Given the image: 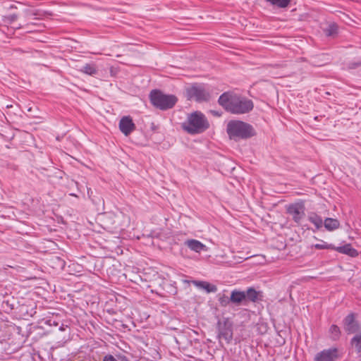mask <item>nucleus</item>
Here are the masks:
<instances>
[{
	"label": "nucleus",
	"instance_id": "f257e3e1",
	"mask_svg": "<svg viewBox=\"0 0 361 361\" xmlns=\"http://www.w3.org/2000/svg\"><path fill=\"white\" fill-rule=\"evenodd\" d=\"M219 103L227 111L234 114H243L253 109L251 100L231 92H225L220 96Z\"/></svg>",
	"mask_w": 361,
	"mask_h": 361
},
{
	"label": "nucleus",
	"instance_id": "f03ea898",
	"mask_svg": "<svg viewBox=\"0 0 361 361\" xmlns=\"http://www.w3.org/2000/svg\"><path fill=\"white\" fill-rule=\"evenodd\" d=\"M207 117L200 111H195L187 115L185 122L181 125L183 130L190 135L200 134L209 128Z\"/></svg>",
	"mask_w": 361,
	"mask_h": 361
},
{
	"label": "nucleus",
	"instance_id": "7ed1b4c3",
	"mask_svg": "<svg viewBox=\"0 0 361 361\" xmlns=\"http://www.w3.org/2000/svg\"><path fill=\"white\" fill-rule=\"evenodd\" d=\"M227 133L231 139H247L255 135L252 126L240 121H231L227 124Z\"/></svg>",
	"mask_w": 361,
	"mask_h": 361
},
{
	"label": "nucleus",
	"instance_id": "20e7f679",
	"mask_svg": "<svg viewBox=\"0 0 361 361\" xmlns=\"http://www.w3.org/2000/svg\"><path fill=\"white\" fill-rule=\"evenodd\" d=\"M150 100L154 106L166 110L172 108L177 102L178 99L172 94H164L158 90H154L150 93Z\"/></svg>",
	"mask_w": 361,
	"mask_h": 361
},
{
	"label": "nucleus",
	"instance_id": "39448f33",
	"mask_svg": "<svg viewBox=\"0 0 361 361\" xmlns=\"http://www.w3.org/2000/svg\"><path fill=\"white\" fill-rule=\"evenodd\" d=\"M186 95L188 99L195 100L198 102L207 101L209 94L205 88L199 84H194L186 89Z\"/></svg>",
	"mask_w": 361,
	"mask_h": 361
},
{
	"label": "nucleus",
	"instance_id": "423d86ee",
	"mask_svg": "<svg viewBox=\"0 0 361 361\" xmlns=\"http://www.w3.org/2000/svg\"><path fill=\"white\" fill-rule=\"evenodd\" d=\"M305 209L303 202L290 204L286 207L287 213L292 216L293 220L297 224H300L304 218L305 215Z\"/></svg>",
	"mask_w": 361,
	"mask_h": 361
},
{
	"label": "nucleus",
	"instance_id": "0eeeda50",
	"mask_svg": "<svg viewBox=\"0 0 361 361\" xmlns=\"http://www.w3.org/2000/svg\"><path fill=\"white\" fill-rule=\"evenodd\" d=\"M338 357V349L330 348L317 353L314 357V361H335Z\"/></svg>",
	"mask_w": 361,
	"mask_h": 361
},
{
	"label": "nucleus",
	"instance_id": "6e6552de",
	"mask_svg": "<svg viewBox=\"0 0 361 361\" xmlns=\"http://www.w3.org/2000/svg\"><path fill=\"white\" fill-rule=\"evenodd\" d=\"M219 338H223L227 343H229L233 338V328L231 323L224 322L219 323Z\"/></svg>",
	"mask_w": 361,
	"mask_h": 361
},
{
	"label": "nucleus",
	"instance_id": "1a4fd4ad",
	"mask_svg": "<svg viewBox=\"0 0 361 361\" xmlns=\"http://www.w3.org/2000/svg\"><path fill=\"white\" fill-rule=\"evenodd\" d=\"M119 129L126 136L133 132L135 129V125L132 118L129 116L122 117L119 121Z\"/></svg>",
	"mask_w": 361,
	"mask_h": 361
},
{
	"label": "nucleus",
	"instance_id": "9d476101",
	"mask_svg": "<svg viewBox=\"0 0 361 361\" xmlns=\"http://www.w3.org/2000/svg\"><path fill=\"white\" fill-rule=\"evenodd\" d=\"M185 245L192 251L200 253L202 251H207L208 247L200 241L195 239H189L185 242Z\"/></svg>",
	"mask_w": 361,
	"mask_h": 361
},
{
	"label": "nucleus",
	"instance_id": "9b49d317",
	"mask_svg": "<svg viewBox=\"0 0 361 361\" xmlns=\"http://www.w3.org/2000/svg\"><path fill=\"white\" fill-rule=\"evenodd\" d=\"M334 250L340 253L345 254L353 257H357L358 255V252L355 249L353 248L350 244H346L340 247L334 246Z\"/></svg>",
	"mask_w": 361,
	"mask_h": 361
},
{
	"label": "nucleus",
	"instance_id": "f8f14e48",
	"mask_svg": "<svg viewBox=\"0 0 361 361\" xmlns=\"http://www.w3.org/2000/svg\"><path fill=\"white\" fill-rule=\"evenodd\" d=\"M324 226L329 231H333L339 228L340 222L336 219L326 218L324 221Z\"/></svg>",
	"mask_w": 361,
	"mask_h": 361
},
{
	"label": "nucleus",
	"instance_id": "ddd939ff",
	"mask_svg": "<svg viewBox=\"0 0 361 361\" xmlns=\"http://www.w3.org/2000/svg\"><path fill=\"white\" fill-rule=\"evenodd\" d=\"M246 298L245 292L233 290L231 293L230 300L233 303H240Z\"/></svg>",
	"mask_w": 361,
	"mask_h": 361
},
{
	"label": "nucleus",
	"instance_id": "4468645a",
	"mask_svg": "<svg viewBox=\"0 0 361 361\" xmlns=\"http://www.w3.org/2000/svg\"><path fill=\"white\" fill-rule=\"evenodd\" d=\"M308 220L315 226L317 229H319L320 228H322L323 224V220L317 214H312L310 215L308 217Z\"/></svg>",
	"mask_w": 361,
	"mask_h": 361
},
{
	"label": "nucleus",
	"instance_id": "2eb2a0df",
	"mask_svg": "<svg viewBox=\"0 0 361 361\" xmlns=\"http://www.w3.org/2000/svg\"><path fill=\"white\" fill-rule=\"evenodd\" d=\"M270 3L271 5L276 6L279 8H286L290 4L291 0H265Z\"/></svg>",
	"mask_w": 361,
	"mask_h": 361
},
{
	"label": "nucleus",
	"instance_id": "dca6fc26",
	"mask_svg": "<svg viewBox=\"0 0 361 361\" xmlns=\"http://www.w3.org/2000/svg\"><path fill=\"white\" fill-rule=\"evenodd\" d=\"M351 345L358 353L361 352V333L353 337Z\"/></svg>",
	"mask_w": 361,
	"mask_h": 361
},
{
	"label": "nucleus",
	"instance_id": "f3484780",
	"mask_svg": "<svg viewBox=\"0 0 361 361\" xmlns=\"http://www.w3.org/2000/svg\"><path fill=\"white\" fill-rule=\"evenodd\" d=\"M338 27L336 24H330L328 27L324 29V32L326 36L331 37L334 36L337 33Z\"/></svg>",
	"mask_w": 361,
	"mask_h": 361
},
{
	"label": "nucleus",
	"instance_id": "a211bd4d",
	"mask_svg": "<svg viewBox=\"0 0 361 361\" xmlns=\"http://www.w3.org/2000/svg\"><path fill=\"white\" fill-rule=\"evenodd\" d=\"M82 71L87 75H92L97 73L96 67L92 64H86Z\"/></svg>",
	"mask_w": 361,
	"mask_h": 361
},
{
	"label": "nucleus",
	"instance_id": "6ab92c4d",
	"mask_svg": "<svg viewBox=\"0 0 361 361\" xmlns=\"http://www.w3.org/2000/svg\"><path fill=\"white\" fill-rule=\"evenodd\" d=\"M329 331L331 334V337L334 340H336L340 336V329L336 325H331L329 329Z\"/></svg>",
	"mask_w": 361,
	"mask_h": 361
},
{
	"label": "nucleus",
	"instance_id": "aec40b11",
	"mask_svg": "<svg viewBox=\"0 0 361 361\" xmlns=\"http://www.w3.org/2000/svg\"><path fill=\"white\" fill-rule=\"evenodd\" d=\"M245 295L246 297L253 302H255L257 298V292L253 288H249Z\"/></svg>",
	"mask_w": 361,
	"mask_h": 361
},
{
	"label": "nucleus",
	"instance_id": "412c9836",
	"mask_svg": "<svg viewBox=\"0 0 361 361\" xmlns=\"http://www.w3.org/2000/svg\"><path fill=\"white\" fill-rule=\"evenodd\" d=\"M313 247L318 250H322V249H334V245L331 244H327L326 243L323 242L322 243H317L313 245Z\"/></svg>",
	"mask_w": 361,
	"mask_h": 361
},
{
	"label": "nucleus",
	"instance_id": "4be33fe9",
	"mask_svg": "<svg viewBox=\"0 0 361 361\" xmlns=\"http://www.w3.org/2000/svg\"><path fill=\"white\" fill-rule=\"evenodd\" d=\"M204 287L202 289L205 290L207 293H214L217 290L216 286L212 285L207 281L204 282Z\"/></svg>",
	"mask_w": 361,
	"mask_h": 361
},
{
	"label": "nucleus",
	"instance_id": "5701e85b",
	"mask_svg": "<svg viewBox=\"0 0 361 361\" xmlns=\"http://www.w3.org/2000/svg\"><path fill=\"white\" fill-rule=\"evenodd\" d=\"M18 19V15L16 14H12V15H8L5 16L4 17V21L5 23H11L14 21H16Z\"/></svg>",
	"mask_w": 361,
	"mask_h": 361
},
{
	"label": "nucleus",
	"instance_id": "b1692460",
	"mask_svg": "<svg viewBox=\"0 0 361 361\" xmlns=\"http://www.w3.org/2000/svg\"><path fill=\"white\" fill-rule=\"evenodd\" d=\"M229 300H230L228 299V298L225 295H221L219 298V302L221 306L222 307H226V305H228V304L229 303Z\"/></svg>",
	"mask_w": 361,
	"mask_h": 361
},
{
	"label": "nucleus",
	"instance_id": "393cba45",
	"mask_svg": "<svg viewBox=\"0 0 361 361\" xmlns=\"http://www.w3.org/2000/svg\"><path fill=\"white\" fill-rule=\"evenodd\" d=\"M254 257L257 258V260L255 262V264H259V265H264L266 264L265 255H255Z\"/></svg>",
	"mask_w": 361,
	"mask_h": 361
},
{
	"label": "nucleus",
	"instance_id": "a878e982",
	"mask_svg": "<svg viewBox=\"0 0 361 361\" xmlns=\"http://www.w3.org/2000/svg\"><path fill=\"white\" fill-rule=\"evenodd\" d=\"M204 282L205 281H192L191 283L192 284H194L195 286H197V288H203L204 287Z\"/></svg>",
	"mask_w": 361,
	"mask_h": 361
},
{
	"label": "nucleus",
	"instance_id": "bb28decb",
	"mask_svg": "<svg viewBox=\"0 0 361 361\" xmlns=\"http://www.w3.org/2000/svg\"><path fill=\"white\" fill-rule=\"evenodd\" d=\"M25 17H30L32 16L37 15V12L31 11V10H25L24 11Z\"/></svg>",
	"mask_w": 361,
	"mask_h": 361
},
{
	"label": "nucleus",
	"instance_id": "cd10ccee",
	"mask_svg": "<svg viewBox=\"0 0 361 361\" xmlns=\"http://www.w3.org/2000/svg\"><path fill=\"white\" fill-rule=\"evenodd\" d=\"M103 361H117V360L113 355H106L104 357Z\"/></svg>",
	"mask_w": 361,
	"mask_h": 361
},
{
	"label": "nucleus",
	"instance_id": "c85d7f7f",
	"mask_svg": "<svg viewBox=\"0 0 361 361\" xmlns=\"http://www.w3.org/2000/svg\"><path fill=\"white\" fill-rule=\"evenodd\" d=\"M353 319H354V317L353 314H350L348 315L347 317H346V320L350 323V322H353Z\"/></svg>",
	"mask_w": 361,
	"mask_h": 361
},
{
	"label": "nucleus",
	"instance_id": "c756f323",
	"mask_svg": "<svg viewBox=\"0 0 361 361\" xmlns=\"http://www.w3.org/2000/svg\"><path fill=\"white\" fill-rule=\"evenodd\" d=\"M252 256H250V257H245V258H242V257H239L240 259H241L240 261H239V262H242V260H246V259H250V257H252Z\"/></svg>",
	"mask_w": 361,
	"mask_h": 361
},
{
	"label": "nucleus",
	"instance_id": "7c9ffc66",
	"mask_svg": "<svg viewBox=\"0 0 361 361\" xmlns=\"http://www.w3.org/2000/svg\"><path fill=\"white\" fill-rule=\"evenodd\" d=\"M56 259L59 261L61 264H63L62 260L59 257H56Z\"/></svg>",
	"mask_w": 361,
	"mask_h": 361
},
{
	"label": "nucleus",
	"instance_id": "2f4dec72",
	"mask_svg": "<svg viewBox=\"0 0 361 361\" xmlns=\"http://www.w3.org/2000/svg\"><path fill=\"white\" fill-rule=\"evenodd\" d=\"M212 113L214 114V115H216V116H220V114H219L217 112L214 111H212Z\"/></svg>",
	"mask_w": 361,
	"mask_h": 361
}]
</instances>
